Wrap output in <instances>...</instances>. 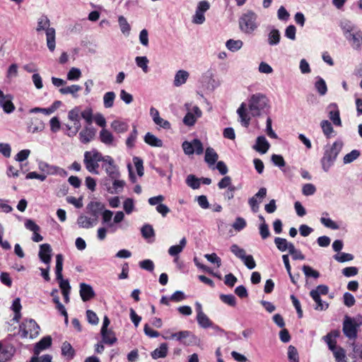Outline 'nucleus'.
Instances as JSON below:
<instances>
[{"label": "nucleus", "mask_w": 362, "mask_h": 362, "mask_svg": "<svg viewBox=\"0 0 362 362\" xmlns=\"http://www.w3.org/2000/svg\"><path fill=\"white\" fill-rule=\"evenodd\" d=\"M339 26L351 47L355 50H361L362 49V30L348 19H342Z\"/></svg>", "instance_id": "obj_1"}, {"label": "nucleus", "mask_w": 362, "mask_h": 362, "mask_svg": "<svg viewBox=\"0 0 362 362\" xmlns=\"http://www.w3.org/2000/svg\"><path fill=\"white\" fill-rule=\"evenodd\" d=\"M343 142L341 140L335 141L332 144H327L323 150V156L320 163L325 172H328L334 165L338 155L343 148Z\"/></svg>", "instance_id": "obj_2"}, {"label": "nucleus", "mask_w": 362, "mask_h": 362, "mask_svg": "<svg viewBox=\"0 0 362 362\" xmlns=\"http://www.w3.org/2000/svg\"><path fill=\"white\" fill-rule=\"evenodd\" d=\"M51 22L46 15H42L37 18L35 30L37 33L45 31L48 49L54 52L56 47V30L50 26Z\"/></svg>", "instance_id": "obj_3"}, {"label": "nucleus", "mask_w": 362, "mask_h": 362, "mask_svg": "<svg viewBox=\"0 0 362 362\" xmlns=\"http://www.w3.org/2000/svg\"><path fill=\"white\" fill-rule=\"evenodd\" d=\"M269 100L263 93H255L249 100V110L253 117H258L265 113L269 108Z\"/></svg>", "instance_id": "obj_4"}, {"label": "nucleus", "mask_w": 362, "mask_h": 362, "mask_svg": "<svg viewBox=\"0 0 362 362\" xmlns=\"http://www.w3.org/2000/svg\"><path fill=\"white\" fill-rule=\"evenodd\" d=\"M240 31L245 34L253 33L259 27L257 15L251 10L243 13L238 20Z\"/></svg>", "instance_id": "obj_5"}, {"label": "nucleus", "mask_w": 362, "mask_h": 362, "mask_svg": "<svg viewBox=\"0 0 362 362\" xmlns=\"http://www.w3.org/2000/svg\"><path fill=\"white\" fill-rule=\"evenodd\" d=\"M104 156L96 149H92L84 153L83 163L86 170L95 175L99 173V162H103Z\"/></svg>", "instance_id": "obj_6"}, {"label": "nucleus", "mask_w": 362, "mask_h": 362, "mask_svg": "<svg viewBox=\"0 0 362 362\" xmlns=\"http://www.w3.org/2000/svg\"><path fill=\"white\" fill-rule=\"evenodd\" d=\"M185 107L187 112L182 118V123L188 127H192L197 120L202 116V112L197 105L190 103H186Z\"/></svg>", "instance_id": "obj_7"}, {"label": "nucleus", "mask_w": 362, "mask_h": 362, "mask_svg": "<svg viewBox=\"0 0 362 362\" xmlns=\"http://www.w3.org/2000/svg\"><path fill=\"white\" fill-rule=\"evenodd\" d=\"M68 119L73 123V124L69 125V124H66L65 125L68 131L67 135L69 136H74L76 135L81 127L80 109L78 107H76L71 110L68 113Z\"/></svg>", "instance_id": "obj_8"}, {"label": "nucleus", "mask_w": 362, "mask_h": 362, "mask_svg": "<svg viewBox=\"0 0 362 362\" xmlns=\"http://www.w3.org/2000/svg\"><path fill=\"white\" fill-rule=\"evenodd\" d=\"M359 326L360 324L354 318L346 315L343 321V333L348 339L355 340L358 337Z\"/></svg>", "instance_id": "obj_9"}, {"label": "nucleus", "mask_w": 362, "mask_h": 362, "mask_svg": "<svg viewBox=\"0 0 362 362\" xmlns=\"http://www.w3.org/2000/svg\"><path fill=\"white\" fill-rule=\"evenodd\" d=\"M20 332L23 338L34 339L39 334L40 327L34 320H26L20 325Z\"/></svg>", "instance_id": "obj_10"}, {"label": "nucleus", "mask_w": 362, "mask_h": 362, "mask_svg": "<svg viewBox=\"0 0 362 362\" xmlns=\"http://www.w3.org/2000/svg\"><path fill=\"white\" fill-rule=\"evenodd\" d=\"M63 269V256L61 254H58L56 256V268L55 274L56 278L59 281V287L62 292L70 291L71 286L68 280H64L62 276Z\"/></svg>", "instance_id": "obj_11"}, {"label": "nucleus", "mask_w": 362, "mask_h": 362, "mask_svg": "<svg viewBox=\"0 0 362 362\" xmlns=\"http://www.w3.org/2000/svg\"><path fill=\"white\" fill-rule=\"evenodd\" d=\"M182 150L186 155H193L194 153L200 155L204 151V147L201 141L194 139L192 141H185L182 142Z\"/></svg>", "instance_id": "obj_12"}, {"label": "nucleus", "mask_w": 362, "mask_h": 362, "mask_svg": "<svg viewBox=\"0 0 362 362\" xmlns=\"http://www.w3.org/2000/svg\"><path fill=\"white\" fill-rule=\"evenodd\" d=\"M103 168L110 178H119L120 173L117 166L115 164L113 158L110 156H105L103 161Z\"/></svg>", "instance_id": "obj_13"}, {"label": "nucleus", "mask_w": 362, "mask_h": 362, "mask_svg": "<svg viewBox=\"0 0 362 362\" xmlns=\"http://www.w3.org/2000/svg\"><path fill=\"white\" fill-rule=\"evenodd\" d=\"M327 110L328 112V116L329 119L333 122L335 126L341 127V121L340 118V113L339 107L335 103H330L327 107Z\"/></svg>", "instance_id": "obj_14"}, {"label": "nucleus", "mask_w": 362, "mask_h": 362, "mask_svg": "<svg viewBox=\"0 0 362 362\" xmlns=\"http://www.w3.org/2000/svg\"><path fill=\"white\" fill-rule=\"evenodd\" d=\"M105 209V204L100 202H90L86 206L88 212L93 218H95L98 221V218L100 214Z\"/></svg>", "instance_id": "obj_15"}, {"label": "nucleus", "mask_w": 362, "mask_h": 362, "mask_svg": "<svg viewBox=\"0 0 362 362\" xmlns=\"http://www.w3.org/2000/svg\"><path fill=\"white\" fill-rule=\"evenodd\" d=\"M38 256L42 262L49 265L52 259V248L50 245L48 243L40 245Z\"/></svg>", "instance_id": "obj_16"}, {"label": "nucleus", "mask_w": 362, "mask_h": 362, "mask_svg": "<svg viewBox=\"0 0 362 362\" xmlns=\"http://www.w3.org/2000/svg\"><path fill=\"white\" fill-rule=\"evenodd\" d=\"M96 130L94 127L86 126L79 132V139L83 144H88L91 141L95 136Z\"/></svg>", "instance_id": "obj_17"}, {"label": "nucleus", "mask_w": 362, "mask_h": 362, "mask_svg": "<svg viewBox=\"0 0 362 362\" xmlns=\"http://www.w3.org/2000/svg\"><path fill=\"white\" fill-rule=\"evenodd\" d=\"M25 227L33 232L32 240L35 243H39L43 240V237L39 233L40 228L33 220L26 219L25 222Z\"/></svg>", "instance_id": "obj_18"}, {"label": "nucleus", "mask_w": 362, "mask_h": 362, "mask_svg": "<svg viewBox=\"0 0 362 362\" xmlns=\"http://www.w3.org/2000/svg\"><path fill=\"white\" fill-rule=\"evenodd\" d=\"M79 287V293L83 301H88L95 297V291L90 285L86 283H81Z\"/></svg>", "instance_id": "obj_19"}, {"label": "nucleus", "mask_w": 362, "mask_h": 362, "mask_svg": "<svg viewBox=\"0 0 362 362\" xmlns=\"http://www.w3.org/2000/svg\"><path fill=\"white\" fill-rule=\"evenodd\" d=\"M16 352V349L12 345L3 346L0 341V362H6L10 360Z\"/></svg>", "instance_id": "obj_20"}, {"label": "nucleus", "mask_w": 362, "mask_h": 362, "mask_svg": "<svg viewBox=\"0 0 362 362\" xmlns=\"http://www.w3.org/2000/svg\"><path fill=\"white\" fill-rule=\"evenodd\" d=\"M98 223L95 218L88 217L86 215H80L77 219V224L80 228H90Z\"/></svg>", "instance_id": "obj_21"}, {"label": "nucleus", "mask_w": 362, "mask_h": 362, "mask_svg": "<svg viewBox=\"0 0 362 362\" xmlns=\"http://www.w3.org/2000/svg\"><path fill=\"white\" fill-rule=\"evenodd\" d=\"M269 147L270 144L264 136H258L256 139V144L253 146V148L262 154L266 153Z\"/></svg>", "instance_id": "obj_22"}, {"label": "nucleus", "mask_w": 362, "mask_h": 362, "mask_svg": "<svg viewBox=\"0 0 362 362\" xmlns=\"http://www.w3.org/2000/svg\"><path fill=\"white\" fill-rule=\"evenodd\" d=\"M281 37L280 31L272 27L267 35V43L270 46H276L279 44Z\"/></svg>", "instance_id": "obj_23"}, {"label": "nucleus", "mask_w": 362, "mask_h": 362, "mask_svg": "<svg viewBox=\"0 0 362 362\" xmlns=\"http://www.w3.org/2000/svg\"><path fill=\"white\" fill-rule=\"evenodd\" d=\"M113 180L112 187H111L108 183H105L107 191L110 194H118L122 192L125 182L118 178H110Z\"/></svg>", "instance_id": "obj_24"}, {"label": "nucleus", "mask_w": 362, "mask_h": 362, "mask_svg": "<svg viewBox=\"0 0 362 362\" xmlns=\"http://www.w3.org/2000/svg\"><path fill=\"white\" fill-rule=\"evenodd\" d=\"M44 129L45 124L41 119L37 117L31 118L28 127L29 132L35 134L43 131Z\"/></svg>", "instance_id": "obj_25"}, {"label": "nucleus", "mask_w": 362, "mask_h": 362, "mask_svg": "<svg viewBox=\"0 0 362 362\" xmlns=\"http://www.w3.org/2000/svg\"><path fill=\"white\" fill-rule=\"evenodd\" d=\"M218 156L214 149L211 147H208L205 151L204 160L208 163L211 168H214V165L217 161Z\"/></svg>", "instance_id": "obj_26"}, {"label": "nucleus", "mask_w": 362, "mask_h": 362, "mask_svg": "<svg viewBox=\"0 0 362 362\" xmlns=\"http://www.w3.org/2000/svg\"><path fill=\"white\" fill-rule=\"evenodd\" d=\"M52 344V338L49 336L45 337L38 341L34 348V354L38 356L40 351L47 349Z\"/></svg>", "instance_id": "obj_27"}, {"label": "nucleus", "mask_w": 362, "mask_h": 362, "mask_svg": "<svg viewBox=\"0 0 362 362\" xmlns=\"http://www.w3.org/2000/svg\"><path fill=\"white\" fill-rule=\"evenodd\" d=\"M197 320L199 325L204 329L212 327L215 330H219L220 328L217 325H214L208 316L204 313L197 315Z\"/></svg>", "instance_id": "obj_28"}, {"label": "nucleus", "mask_w": 362, "mask_h": 362, "mask_svg": "<svg viewBox=\"0 0 362 362\" xmlns=\"http://www.w3.org/2000/svg\"><path fill=\"white\" fill-rule=\"evenodd\" d=\"M12 96L9 94L6 95V98L0 99V106L6 113H11L15 110V106L12 103Z\"/></svg>", "instance_id": "obj_29"}, {"label": "nucleus", "mask_w": 362, "mask_h": 362, "mask_svg": "<svg viewBox=\"0 0 362 362\" xmlns=\"http://www.w3.org/2000/svg\"><path fill=\"white\" fill-rule=\"evenodd\" d=\"M99 138L102 143L107 146H114V136L107 129L103 128L100 132Z\"/></svg>", "instance_id": "obj_30"}, {"label": "nucleus", "mask_w": 362, "mask_h": 362, "mask_svg": "<svg viewBox=\"0 0 362 362\" xmlns=\"http://www.w3.org/2000/svg\"><path fill=\"white\" fill-rule=\"evenodd\" d=\"M237 113L240 117V121L242 125H243L245 127H247L250 124V117L248 116V114L247 113L246 105L245 103H242L240 105V106L238 107L237 110Z\"/></svg>", "instance_id": "obj_31"}, {"label": "nucleus", "mask_w": 362, "mask_h": 362, "mask_svg": "<svg viewBox=\"0 0 362 362\" xmlns=\"http://www.w3.org/2000/svg\"><path fill=\"white\" fill-rule=\"evenodd\" d=\"M199 339L194 334L187 331H182V344L187 346L196 345Z\"/></svg>", "instance_id": "obj_32"}, {"label": "nucleus", "mask_w": 362, "mask_h": 362, "mask_svg": "<svg viewBox=\"0 0 362 362\" xmlns=\"http://www.w3.org/2000/svg\"><path fill=\"white\" fill-rule=\"evenodd\" d=\"M144 141L151 146L161 147L163 146V141L150 132L146 134Z\"/></svg>", "instance_id": "obj_33"}, {"label": "nucleus", "mask_w": 362, "mask_h": 362, "mask_svg": "<svg viewBox=\"0 0 362 362\" xmlns=\"http://www.w3.org/2000/svg\"><path fill=\"white\" fill-rule=\"evenodd\" d=\"M315 88L320 95H325L327 92V86L326 82L320 76L316 77Z\"/></svg>", "instance_id": "obj_34"}, {"label": "nucleus", "mask_w": 362, "mask_h": 362, "mask_svg": "<svg viewBox=\"0 0 362 362\" xmlns=\"http://www.w3.org/2000/svg\"><path fill=\"white\" fill-rule=\"evenodd\" d=\"M168 352V346L166 344H161L160 346L156 349L152 353L151 356L154 359L159 358H164L166 356Z\"/></svg>", "instance_id": "obj_35"}, {"label": "nucleus", "mask_w": 362, "mask_h": 362, "mask_svg": "<svg viewBox=\"0 0 362 362\" xmlns=\"http://www.w3.org/2000/svg\"><path fill=\"white\" fill-rule=\"evenodd\" d=\"M118 23L121 32L125 35H129L131 30V26L127 22L126 18H124L123 16H119L118 17Z\"/></svg>", "instance_id": "obj_36"}, {"label": "nucleus", "mask_w": 362, "mask_h": 362, "mask_svg": "<svg viewBox=\"0 0 362 362\" xmlns=\"http://www.w3.org/2000/svg\"><path fill=\"white\" fill-rule=\"evenodd\" d=\"M243 45V42L240 40H235L230 39L226 43V46L228 48V49L233 52H237L239 49H240Z\"/></svg>", "instance_id": "obj_37"}, {"label": "nucleus", "mask_w": 362, "mask_h": 362, "mask_svg": "<svg viewBox=\"0 0 362 362\" xmlns=\"http://www.w3.org/2000/svg\"><path fill=\"white\" fill-rule=\"evenodd\" d=\"M103 342L107 344L112 345L117 341V338L114 332L111 330H107L105 332H101Z\"/></svg>", "instance_id": "obj_38"}, {"label": "nucleus", "mask_w": 362, "mask_h": 362, "mask_svg": "<svg viewBox=\"0 0 362 362\" xmlns=\"http://www.w3.org/2000/svg\"><path fill=\"white\" fill-rule=\"evenodd\" d=\"M81 90V87L78 85H71L70 86L61 88L59 92L63 95L71 94L74 98L77 97L76 93Z\"/></svg>", "instance_id": "obj_39"}, {"label": "nucleus", "mask_w": 362, "mask_h": 362, "mask_svg": "<svg viewBox=\"0 0 362 362\" xmlns=\"http://www.w3.org/2000/svg\"><path fill=\"white\" fill-rule=\"evenodd\" d=\"M116 95L113 91H109L103 95V105L105 108H110L114 105Z\"/></svg>", "instance_id": "obj_40"}, {"label": "nucleus", "mask_w": 362, "mask_h": 362, "mask_svg": "<svg viewBox=\"0 0 362 362\" xmlns=\"http://www.w3.org/2000/svg\"><path fill=\"white\" fill-rule=\"evenodd\" d=\"M186 184L193 189L200 187L201 180L194 175H189L186 178Z\"/></svg>", "instance_id": "obj_41"}, {"label": "nucleus", "mask_w": 362, "mask_h": 362, "mask_svg": "<svg viewBox=\"0 0 362 362\" xmlns=\"http://www.w3.org/2000/svg\"><path fill=\"white\" fill-rule=\"evenodd\" d=\"M111 127L118 133H124L128 130V124L119 120L113 121L111 123Z\"/></svg>", "instance_id": "obj_42"}, {"label": "nucleus", "mask_w": 362, "mask_h": 362, "mask_svg": "<svg viewBox=\"0 0 362 362\" xmlns=\"http://www.w3.org/2000/svg\"><path fill=\"white\" fill-rule=\"evenodd\" d=\"M320 126L325 136L328 139L330 138L334 132L332 124L328 120H322Z\"/></svg>", "instance_id": "obj_43"}, {"label": "nucleus", "mask_w": 362, "mask_h": 362, "mask_svg": "<svg viewBox=\"0 0 362 362\" xmlns=\"http://www.w3.org/2000/svg\"><path fill=\"white\" fill-rule=\"evenodd\" d=\"M38 167L41 171L45 172L47 174L56 175L57 166H55V165H52L45 162L41 161L39 163Z\"/></svg>", "instance_id": "obj_44"}, {"label": "nucleus", "mask_w": 362, "mask_h": 362, "mask_svg": "<svg viewBox=\"0 0 362 362\" xmlns=\"http://www.w3.org/2000/svg\"><path fill=\"white\" fill-rule=\"evenodd\" d=\"M360 151L358 150H352L350 153L346 154L343 158L344 164H349L356 160L360 156Z\"/></svg>", "instance_id": "obj_45"}, {"label": "nucleus", "mask_w": 362, "mask_h": 362, "mask_svg": "<svg viewBox=\"0 0 362 362\" xmlns=\"http://www.w3.org/2000/svg\"><path fill=\"white\" fill-rule=\"evenodd\" d=\"M62 354L69 358H72L74 356V350L69 342L65 341L62 344Z\"/></svg>", "instance_id": "obj_46"}, {"label": "nucleus", "mask_w": 362, "mask_h": 362, "mask_svg": "<svg viewBox=\"0 0 362 362\" xmlns=\"http://www.w3.org/2000/svg\"><path fill=\"white\" fill-rule=\"evenodd\" d=\"M102 219L103 223H106L107 226L110 228L113 227V223L110 222L113 212L110 210L105 209L102 212Z\"/></svg>", "instance_id": "obj_47"}, {"label": "nucleus", "mask_w": 362, "mask_h": 362, "mask_svg": "<svg viewBox=\"0 0 362 362\" xmlns=\"http://www.w3.org/2000/svg\"><path fill=\"white\" fill-rule=\"evenodd\" d=\"M136 65L141 68L144 73H147L148 71V59L146 57H136L135 58Z\"/></svg>", "instance_id": "obj_48"}, {"label": "nucleus", "mask_w": 362, "mask_h": 362, "mask_svg": "<svg viewBox=\"0 0 362 362\" xmlns=\"http://www.w3.org/2000/svg\"><path fill=\"white\" fill-rule=\"evenodd\" d=\"M288 358L290 362H299L298 353L296 348L290 345L288 348Z\"/></svg>", "instance_id": "obj_49"}, {"label": "nucleus", "mask_w": 362, "mask_h": 362, "mask_svg": "<svg viewBox=\"0 0 362 362\" xmlns=\"http://www.w3.org/2000/svg\"><path fill=\"white\" fill-rule=\"evenodd\" d=\"M230 252L241 260L245 257L246 252L244 249L240 248L238 245L233 244L230 246Z\"/></svg>", "instance_id": "obj_50"}, {"label": "nucleus", "mask_w": 362, "mask_h": 362, "mask_svg": "<svg viewBox=\"0 0 362 362\" xmlns=\"http://www.w3.org/2000/svg\"><path fill=\"white\" fill-rule=\"evenodd\" d=\"M81 117L86 121L87 124L90 126L93 119V110L91 108H86L81 112H80Z\"/></svg>", "instance_id": "obj_51"}, {"label": "nucleus", "mask_w": 362, "mask_h": 362, "mask_svg": "<svg viewBox=\"0 0 362 362\" xmlns=\"http://www.w3.org/2000/svg\"><path fill=\"white\" fill-rule=\"evenodd\" d=\"M334 356L336 362H347L346 357V352L341 347H338L337 350L333 351Z\"/></svg>", "instance_id": "obj_52"}, {"label": "nucleus", "mask_w": 362, "mask_h": 362, "mask_svg": "<svg viewBox=\"0 0 362 362\" xmlns=\"http://www.w3.org/2000/svg\"><path fill=\"white\" fill-rule=\"evenodd\" d=\"M334 259L339 262H346L354 259V255L349 253L341 252L334 255Z\"/></svg>", "instance_id": "obj_53"}, {"label": "nucleus", "mask_w": 362, "mask_h": 362, "mask_svg": "<svg viewBox=\"0 0 362 362\" xmlns=\"http://www.w3.org/2000/svg\"><path fill=\"white\" fill-rule=\"evenodd\" d=\"M81 76V71L78 68L72 67L67 73L69 81H77Z\"/></svg>", "instance_id": "obj_54"}, {"label": "nucleus", "mask_w": 362, "mask_h": 362, "mask_svg": "<svg viewBox=\"0 0 362 362\" xmlns=\"http://www.w3.org/2000/svg\"><path fill=\"white\" fill-rule=\"evenodd\" d=\"M274 243L278 250H280L281 252H285L286 250H287V245L288 242L287 241L286 239L280 237H276L274 238Z\"/></svg>", "instance_id": "obj_55"}, {"label": "nucleus", "mask_w": 362, "mask_h": 362, "mask_svg": "<svg viewBox=\"0 0 362 362\" xmlns=\"http://www.w3.org/2000/svg\"><path fill=\"white\" fill-rule=\"evenodd\" d=\"M302 270L306 277H313L314 279H317L320 276V273L317 271L314 270L310 266L304 265L302 268Z\"/></svg>", "instance_id": "obj_56"}, {"label": "nucleus", "mask_w": 362, "mask_h": 362, "mask_svg": "<svg viewBox=\"0 0 362 362\" xmlns=\"http://www.w3.org/2000/svg\"><path fill=\"white\" fill-rule=\"evenodd\" d=\"M221 301L230 306H235L236 305V298L233 294H221L220 296Z\"/></svg>", "instance_id": "obj_57"}, {"label": "nucleus", "mask_w": 362, "mask_h": 362, "mask_svg": "<svg viewBox=\"0 0 362 362\" xmlns=\"http://www.w3.org/2000/svg\"><path fill=\"white\" fill-rule=\"evenodd\" d=\"M205 16L204 13L201 12L196 9L195 13L192 17V22L197 25H202L205 22Z\"/></svg>", "instance_id": "obj_58"}, {"label": "nucleus", "mask_w": 362, "mask_h": 362, "mask_svg": "<svg viewBox=\"0 0 362 362\" xmlns=\"http://www.w3.org/2000/svg\"><path fill=\"white\" fill-rule=\"evenodd\" d=\"M316 187L313 184L307 183L303 186L302 193L305 196H310L315 193Z\"/></svg>", "instance_id": "obj_59"}, {"label": "nucleus", "mask_w": 362, "mask_h": 362, "mask_svg": "<svg viewBox=\"0 0 362 362\" xmlns=\"http://www.w3.org/2000/svg\"><path fill=\"white\" fill-rule=\"evenodd\" d=\"M320 222L325 227L332 230H337L339 228V226L329 218L321 217Z\"/></svg>", "instance_id": "obj_60"}, {"label": "nucleus", "mask_w": 362, "mask_h": 362, "mask_svg": "<svg viewBox=\"0 0 362 362\" xmlns=\"http://www.w3.org/2000/svg\"><path fill=\"white\" fill-rule=\"evenodd\" d=\"M133 162L139 176L141 177L144 175L143 160L139 157H134Z\"/></svg>", "instance_id": "obj_61"}, {"label": "nucleus", "mask_w": 362, "mask_h": 362, "mask_svg": "<svg viewBox=\"0 0 362 362\" xmlns=\"http://www.w3.org/2000/svg\"><path fill=\"white\" fill-rule=\"evenodd\" d=\"M343 299L344 305L349 308L352 307L356 303L354 296L349 292L344 293Z\"/></svg>", "instance_id": "obj_62"}, {"label": "nucleus", "mask_w": 362, "mask_h": 362, "mask_svg": "<svg viewBox=\"0 0 362 362\" xmlns=\"http://www.w3.org/2000/svg\"><path fill=\"white\" fill-rule=\"evenodd\" d=\"M246 224V221L243 218L238 217L233 223V228L237 231H240L245 228Z\"/></svg>", "instance_id": "obj_63"}, {"label": "nucleus", "mask_w": 362, "mask_h": 362, "mask_svg": "<svg viewBox=\"0 0 362 362\" xmlns=\"http://www.w3.org/2000/svg\"><path fill=\"white\" fill-rule=\"evenodd\" d=\"M242 261L249 269H253L256 267V262L253 257L250 255H246L245 257L242 259Z\"/></svg>", "instance_id": "obj_64"}]
</instances>
